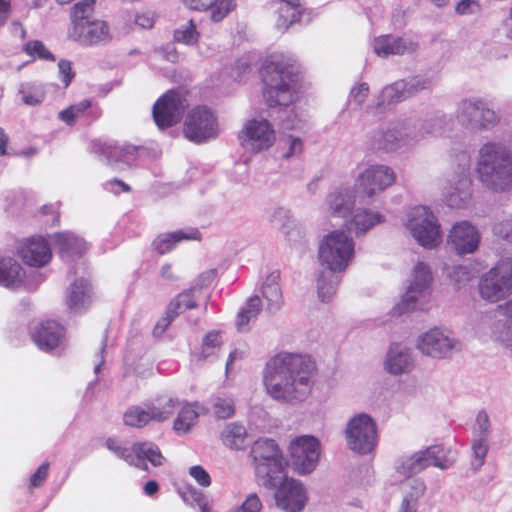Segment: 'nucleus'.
I'll return each instance as SVG.
<instances>
[{
  "label": "nucleus",
  "instance_id": "1",
  "mask_svg": "<svg viewBox=\"0 0 512 512\" xmlns=\"http://www.w3.org/2000/svg\"><path fill=\"white\" fill-rule=\"evenodd\" d=\"M315 362L310 356L278 353L266 364L263 381L267 393L274 399L303 400L311 391Z\"/></svg>",
  "mask_w": 512,
  "mask_h": 512
},
{
  "label": "nucleus",
  "instance_id": "2",
  "mask_svg": "<svg viewBox=\"0 0 512 512\" xmlns=\"http://www.w3.org/2000/svg\"><path fill=\"white\" fill-rule=\"evenodd\" d=\"M260 77L266 104L270 107L288 106L297 99L303 70L295 58L276 53L264 59Z\"/></svg>",
  "mask_w": 512,
  "mask_h": 512
},
{
  "label": "nucleus",
  "instance_id": "3",
  "mask_svg": "<svg viewBox=\"0 0 512 512\" xmlns=\"http://www.w3.org/2000/svg\"><path fill=\"white\" fill-rule=\"evenodd\" d=\"M96 0H81L71 8L70 37L82 46L104 45L112 39L109 24L96 16Z\"/></svg>",
  "mask_w": 512,
  "mask_h": 512
},
{
  "label": "nucleus",
  "instance_id": "4",
  "mask_svg": "<svg viewBox=\"0 0 512 512\" xmlns=\"http://www.w3.org/2000/svg\"><path fill=\"white\" fill-rule=\"evenodd\" d=\"M477 172L487 187L504 190L512 185V155L500 144L487 143L480 149Z\"/></svg>",
  "mask_w": 512,
  "mask_h": 512
},
{
  "label": "nucleus",
  "instance_id": "5",
  "mask_svg": "<svg viewBox=\"0 0 512 512\" xmlns=\"http://www.w3.org/2000/svg\"><path fill=\"white\" fill-rule=\"evenodd\" d=\"M354 196L347 189L330 193L327 197L329 212L332 217L342 218L347 229H354L356 234H362L382 221L378 213L366 209L353 213Z\"/></svg>",
  "mask_w": 512,
  "mask_h": 512
},
{
  "label": "nucleus",
  "instance_id": "6",
  "mask_svg": "<svg viewBox=\"0 0 512 512\" xmlns=\"http://www.w3.org/2000/svg\"><path fill=\"white\" fill-rule=\"evenodd\" d=\"M355 254V243L344 231L335 230L321 241L318 258L331 272H343Z\"/></svg>",
  "mask_w": 512,
  "mask_h": 512
},
{
  "label": "nucleus",
  "instance_id": "7",
  "mask_svg": "<svg viewBox=\"0 0 512 512\" xmlns=\"http://www.w3.org/2000/svg\"><path fill=\"white\" fill-rule=\"evenodd\" d=\"M480 297L491 303L506 299L512 294V259L497 262L480 279Z\"/></svg>",
  "mask_w": 512,
  "mask_h": 512
},
{
  "label": "nucleus",
  "instance_id": "8",
  "mask_svg": "<svg viewBox=\"0 0 512 512\" xmlns=\"http://www.w3.org/2000/svg\"><path fill=\"white\" fill-rule=\"evenodd\" d=\"M188 94V91L181 88L170 89L156 100L152 116L159 129H168L181 122L189 107Z\"/></svg>",
  "mask_w": 512,
  "mask_h": 512
},
{
  "label": "nucleus",
  "instance_id": "9",
  "mask_svg": "<svg viewBox=\"0 0 512 512\" xmlns=\"http://www.w3.org/2000/svg\"><path fill=\"white\" fill-rule=\"evenodd\" d=\"M220 133L216 113L206 105L190 109L183 123V135L189 141L202 144L218 137Z\"/></svg>",
  "mask_w": 512,
  "mask_h": 512
},
{
  "label": "nucleus",
  "instance_id": "10",
  "mask_svg": "<svg viewBox=\"0 0 512 512\" xmlns=\"http://www.w3.org/2000/svg\"><path fill=\"white\" fill-rule=\"evenodd\" d=\"M432 273L428 265L418 262L413 269L410 284L397 305L398 314L409 310H424L426 304L430 302L432 283Z\"/></svg>",
  "mask_w": 512,
  "mask_h": 512
},
{
  "label": "nucleus",
  "instance_id": "11",
  "mask_svg": "<svg viewBox=\"0 0 512 512\" xmlns=\"http://www.w3.org/2000/svg\"><path fill=\"white\" fill-rule=\"evenodd\" d=\"M251 455L256 463V472L266 478L267 484L276 485L284 470L281 450L272 439H259L252 448Z\"/></svg>",
  "mask_w": 512,
  "mask_h": 512
},
{
  "label": "nucleus",
  "instance_id": "12",
  "mask_svg": "<svg viewBox=\"0 0 512 512\" xmlns=\"http://www.w3.org/2000/svg\"><path fill=\"white\" fill-rule=\"evenodd\" d=\"M345 437L352 451L359 454L370 453L378 443L377 424L368 414H357L347 423Z\"/></svg>",
  "mask_w": 512,
  "mask_h": 512
},
{
  "label": "nucleus",
  "instance_id": "13",
  "mask_svg": "<svg viewBox=\"0 0 512 512\" xmlns=\"http://www.w3.org/2000/svg\"><path fill=\"white\" fill-rule=\"evenodd\" d=\"M407 225L414 238L423 247L434 248L441 242L440 226L427 207L413 208Z\"/></svg>",
  "mask_w": 512,
  "mask_h": 512
},
{
  "label": "nucleus",
  "instance_id": "14",
  "mask_svg": "<svg viewBox=\"0 0 512 512\" xmlns=\"http://www.w3.org/2000/svg\"><path fill=\"white\" fill-rule=\"evenodd\" d=\"M241 146L253 152L269 149L276 140L273 125L264 118L247 120L238 133Z\"/></svg>",
  "mask_w": 512,
  "mask_h": 512
},
{
  "label": "nucleus",
  "instance_id": "15",
  "mask_svg": "<svg viewBox=\"0 0 512 512\" xmlns=\"http://www.w3.org/2000/svg\"><path fill=\"white\" fill-rule=\"evenodd\" d=\"M450 454L451 451L442 446H431L424 451L414 453L403 461L399 471L401 474L410 477L429 466L447 469L454 462V458Z\"/></svg>",
  "mask_w": 512,
  "mask_h": 512
},
{
  "label": "nucleus",
  "instance_id": "16",
  "mask_svg": "<svg viewBox=\"0 0 512 512\" xmlns=\"http://www.w3.org/2000/svg\"><path fill=\"white\" fill-rule=\"evenodd\" d=\"M291 465L299 474L312 472L320 457V443L313 436H300L294 439L290 446Z\"/></svg>",
  "mask_w": 512,
  "mask_h": 512
},
{
  "label": "nucleus",
  "instance_id": "17",
  "mask_svg": "<svg viewBox=\"0 0 512 512\" xmlns=\"http://www.w3.org/2000/svg\"><path fill=\"white\" fill-rule=\"evenodd\" d=\"M396 179L394 171L385 165H373L362 172L355 182L356 191L368 198L381 193Z\"/></svg>",
  "mask_w": 512,
  "mask_h": 512
},
{
  "label": "nucleus",
  "instance_id": "18",
  "mask_svg": "<svg viewBox=\"0 0 512 512\" xmlns=\"http://www.w3.org/2000/svg\"><path fill=\"white\" fill-rule=\"evenodd\" d=\"M66 328L55 320L39 322L31 332L34 344L44 352H51L62 348L66 341Z\"/></svg>",
  "mask_w": 512,
  "mask_h": 512
},
{
  "label": "nucleus",
  "instance_id": "19",
  "mask_svg": "<svg viewBox=\"0 0 512 512\" xmlns=\"http://www.w3.org/2000/svg\"><path fill=\"white\" fill-rule=\"evenodd\" d=\"M458 118L463 125L473 129L489 128L498 122L496 113L480 100L463 101Z\"/></svg>",
  "mask_w": 512,
  "mask_h": 512
},
{
  "label": "nucleus",
  "instance_id": "20",
  "mask_svg": "<svg viewBox=\"0 0 512 512\" xmlns=\"http://www.w3.org/2000/svg\"><path fill=\"white\" fill-rule=\"evenodd\" d=\"M276 504L286 512H300L306 505L307 495L303 485L285 477L275 494Z\"/></svg>",
  "mask_w": 512,
  "mask_h": 512
},
{
  "label": "nucleus",
  "instance_id": "21",
  "mask_svg": "<svg viewBox=\"0 0 512 512\" xmlns=\"http://www.w3.org/2000/svg\"><path fill=\"white\" fill-rule=\"evenodd\" d=\"M21 260L31 267H42L52 258V250L48 241L41 237H31L23 240L18 247Z\"/></svg>",
  "mask_w": 512,
  "mask_h": 512
},
{
  "label": "nucleus",
  "instance_id": "22",
  "mask_svg": "<svg viewBox=\"0 0 512 512\" xmlns=\"http://www.w3.org/2000/svg\"><path fill=\"white\" fill-rule=\"evenodd\" d=\"M479 233L467 221L456 223L449 234L448 242L458 254L473 253L479 244Z\"/></svg>",
  "mask_w": 512,
  "mask_h": 512
},
{
  "label": "nucleus",
  "instance_id": "23",
  "mask_svg": "<svg viewBox=\"0 0 512 512\" xmlns=\"http://www.w3.org/2000/svg\"><path fill=\"white\" fill-rule=\"evenodd\" d=\"M453 346L452 340L437 328L426 332L418 342L419 350L432 357L446 356Z\"/></svg>",
  "mask_w": 512,
  "mask_h": 512
},
{
  "label": "nucleus",
  "instance_id": "24",
  "mask_svg": "<svg viewBox=\"0 0 512 512\" xmlns=\"http://www.w3.org/2000/svg\"><path fill=\"white\" fill-rule=\"evenodd\" d=\"M417 43H407L404 39L394 38L390 35H382L374 40V51L378 56L402 55L417 49Z\"/></svg>",
  "mask_w": 512,
  "mask_h": 512
},
{
  "label": "nucleus",
  "instance_id": "25",
  "mask_svg": "<svg viewBox=\"0 0 512 512\" xmlns=\"http://www.w3.org/2000/svg\"><path fill=\"white\" fill-rule=\"evenodd\" d=\"M201 234L197 228H191L188 232L179 230L172 233H163L158 235L152 242L153 249L159 254L164 255L172 251L177 243L182 240H200Z\"/></svg>",
  "mask_w": 512,
  "mask_h": 512
},
{
  "label": "nucleus",
  "instance_id": "26",
  "mask_svg": "<svg viewBox=\"0 0 512 512\" xmlns=\"http://www.w3.org/2000/svg\"><path fill=\"white\" fill-rule=\"evenodd\" d=\"M304 8L300 0H280L277 7L275 23L279 29L285 30L291 24L298 22Z\"/></svg>",
  "mask_w": 512,
  "mask_h": 512
},
{
  "label": "nucleus",
  "instance_id": "27",
  "mask_svg": "<svg viewBox=\"0 0 512 512\" xmlns=\"http://www.w3.org/2000/svg\"><path fill=\"white\" fill-rule=\"evenodd\" d=\"M132 451L134 452L135 463L140 466L146 465L145 460L149 461L154 467L162 466L165 462V457L162 454L159 446L151 441H138L132 444Z\"/></svg>",
  "mask_w": 512,
  "mask_h": 512
},
{
  "label": "nucleus",
  "instance_id": "28",
  "mask_svg": "<svg viewBox=\"0 0 512 512\" xmlns=\"http://www.w3.org/2000/svg\"><path fill=\"white\" fill-rule=\"evenodd\" d=\"M385 366L389 373L401 374L410 369L411 357L407 350L402 349L398 344H393L389 349Z\"/></svg>",
  "mask_w": 512,
  "mask_h": 512
},
{
  "label": "nucleus",
  "instance_id": "29",
  "mask_svg": "<svg viewBox=\"0 0 512 512\" xmlns=\"http://www.w3.org/2000/svg\"><path fill=\"white\" fill-rule=\"evenodd\" d=\"M180 405L177 398L170 396H160L155 402L148 404L152 420L155 422H164L169 419Z\"/></svg>",
  "mask_w": 512,
  "mask_h": 512
},
{
  "label": "nucleus",
  "instance_id": "30",
  "mask_svg": "<svg viewBox=\"0 0 512 512\" xmlns=\"http://www.w3.org/2000/svg\"><path fill=\"white\" fill-rule=\"evenodd\" d=\"M246 428L237 422L227 424L221 432L223 444L231 449H242L246 445Z\"/></svg>",
  "mask_w": 512,
  "mask_h": 512
},
{
  "label": "nucleus",
  "instance_id": "31",
  "mask_svg": "<svg viewBox=\"0 0 512 512\" xmlns=\"http://www.w3.org/2000/svg\"><path fill=\"white\" fill-rule=\"evenodd\" d=\"M198 417L196 404L185 402L174 420L173 428L178 434H186L197 423Z\"/></svg>",
  "mask_w": 512,
  "mask_h": 512
},
{
  "label": "nucleus",
  "instance_id": "32",
  "mask_svg": "<svg viewBox=\"0 0 512 512\" xmlns=\"http://www.w3.org/2000/svg\"><path fill=\"white\" fill-rule=\"evenodd\" d=\"M89 298V283L84 278L75 280L69 289L67 305L70 309H79L85 306Z\"/></svg>",
  "mask_w": 512,
  "mask_h": 512
},
{
  "label": "nucleus",
  "instance_id": "33",
  "mask_svg": "<svg viewBox=\"0 0 512 512\" xmlns=\"http://www.w3.org/2000/svg\"><path fill=\"white\" fill-rule=\"evenodd\" d=\"M22 267L13 258H0V284L9 287L21 280Z\"/></svg>",
  "mask_w": 512,
  "mask_h": 512
},
{
  "label": "nucleus",
  "instance_id": "34",
  "mask_svg": "<svg viewBox=\"0 0 512 512\" xmlns=\"http://www.w3.org/2000/svg\"><path fill=\"white\" fill-rule=\"evenodd\" d=\"M123 422L126 426L143 428L153 422L149 408L134 405L129 407L123 414Z\"/></svg>",
  "mask_w": 512,
  "mask_h": 512
},
{
  "label": "nucleus",
  "instance_id": "35",
  "mask_svg": "<svg viewBox=\"0 0 512 512\" xmlns=\"http://www.w3.org/2000/svg\"><path fill=\"white\" fill-rule=\"evenodd\" d=\"M54 244L56 249L60 253H66L69 255H81L82 254V241L69 233H56L54 235Z\"/></svg>",
  "mask_w": 512,
  "mask_h": 512
},
{
  "label": "nucleus",
  "instance_id": "36",
  "mask_svg": "<svg viewBox=\"0 0 512 512\" xmlns=\"http://www.w3.org/2000/svg\"><path fill=\"white\" fill-rule=\"evenodd\" d=\"M197 303L193 296L192 289L183 291L174 297L168 304L166 310L175 318L186 310L194 309Z\"/></svg>",
  "mask_w": 512,
  "mask_h": 512
},
{
  "label": "nucleus",
  "instance_id": "37",
  "mask_svg": "<svg viewBox=\"0 0 512 512\" xmlns=\"http://www.w3.org/2000/svg\"><path fill=\"white\" fill-rule=\"evenodd\" d=\"M105 445L108 450L113 452L118 458L124 460L129 465H134L140 469L147 470V465L143 467L139 464L135 463L134 452L132 451V446L130 448L124 447L121 443L115 438H108L105 442Z\"/></svg>",
  "mask_w": 512,
  "mask_h": 512
},
{
  "label": "nucleus",
  "instance_id": "38",
  "mask_svg": "<svg viewBox=\"0 0 512 512\" xmlns=\"http://www.w3.org/2000/svg\"><path fill=\"white\" fill-rule=\"evenodd\" d=\"M261 310V299L258 296L251 297L237 316V325L239 329L246 326L251 319L257 317Z\"/></svg>",
  "mask_w": 512,
  "mask_h": 512
},
{
  "label": "nucleus",
  "instance_id": "39",
  "mask_svg": "<svg viewBox=\"0 0 512 512\" xmlns=\"http://www.w3.org/2000/svg\"><path fill=\"white\" fill-rule=\"evenodd\" d=\"M92 103L88 99H84L76 104L70 105L68 108L59 113V119L68 125H73L79 117H81Z\"/></svg>",
  "mask_w": 512,
  "mask_h": 512
},
{
  "label": "nucleus",
  "instance_id": "40",
  "mask_svg": "<svg viewBox=\"0 0 512 512\" xmlns=\"http://www.w3.org/2000/svg\"><path fill=\"white\" fill-rule=\"evenodd\" d=\"M23 51L33 57L45 61L54 62L55 56L48 50L45 44L40 40L28 41L23 46Z\"/></svg>",
  "mask_w": 512,
  "mask_h": 512
},
{
  "label": "nucleus",
  "instance_id": "41",
  "mask_svg": "<svg viewBox=\"0 0 512 512\" xmlns=\"http://www.w3.org/2000/svg\"><path fill=\"white\" fill-rule=\"evenodd\" d=\"M222 345L221 335L217 331L208 332L202 341L201 359H207L208 357L216 354Z\"/></svg>",
  "mask_w": 512,
  "mask_h": 512
},
{
  "label": "nucleus",
  "instance_id": "42",
  "mask_svg": "<svg viewBox=\"0 0 512 512\" xmlns=\"http://www.w3.org/2000/svg\"><path fill=\"white\" fill-rule=\"evenodd\" d=\"M174 40L178 43L186 45H193L198 42L199 33L192 19L189 20L186 26L176 29L174 31Z\"/></svg>",
  "mask_w": 512,
  "mask_h": 512
},
{
  "label": "nucleus",
  "instance_id": "43",
  "mask_svg": "<svg viewBox=\"0 0 512 512\" xmlns=\"http://www.w3.org/2000/svg\"><path fill=\"white\" fill-rule=\"evenodd\" d=\"M462 162L458 180L460 187H456V189L460 192V200L464 201L470 197L469 188L471 185V180L469 178V158L467 155L462 154Z\"/></svg>",
  "mask_w": 512,
  "mask_h": 512
},
{
  "label": "nucleus",
  "instance_id": "44",
  "mask_svg": "<svg viewBox=\"0 0 512 512\" xmlns=\"http://www.w3.org/2000/svg\"><path fill=\"white\" fill-rule=\"evenodd\" d=\"M235 0H218L213 2L211 8V20L213 22L222 21L228 14L236 9Z\"/></svg>",
  "mask_w": 512,
  "mask_h": 512
},
{
  "label": "nucleus",
  "instance_id": "45",
  "mask_svg": "<svg viewBox=\"0 0 512 512\" xmlns=\"http://www.w3.org/2000/svg\"><path fill=\"white\" fill-rule=\"evenodd\" d=\"M213 413L218 419H227L234 415L235 406L230 398L217 397L212 405Z\"/></svg>",
  "mask_w": 512,
  "mask_h": 512
},
{
  "label": "nucleus",
  "instance_id": "46",
  "mask_svg": "<svg viewBox=\"0 0 512 512\" xmlns=\"http://www.w3.org/2000/svg\"><path fill=\"white\" fill-rule=\"evenodd\" d=\"M19 93L22 95V100L27 105H37L43 102L45 92L42 89H32L31 87L22 85Z\"/></svg>",
  "mask_w": 512,
  "mask_h": 512
},
{
  "label": "nucleus",
  "instance_id": "47",
  "mask_svg": "<svg viewBox=\"0 0 512 512\" xmlns=\"http://www.w3.org/2000/svg\"><path fill=\"white\" fill-rule=\"evenodd\" d=\"M404 488L406 492L405 499L409 501L419 499L426 489L424 482L419 479H408L404 483Z\"/></svg>",
  "mask_w": 512,
  "mask_h": 512
},
{
  "label": "nucleus",
  "instance_id": "48",
  "mask_svg": "<svg viewBox=\"0 0 512 512\" xmlns=\"http://www.w3.org/2000/svg\"><path fill=\"white\" fill-rule=\"evenodd\" d=\"M336 291V285L331 280H326L322 273L318 279V296L322 302H329Z\"/></svg>",
  "mask_w": 512,
  "mask_h": 512
},
{
  "label": "nucleus",
  "instance_id": "49",
  "mask_svg": "<svg viewBox=\"0 0 512 512\" xmlns=\"http://www.w3.org/2000/svg\"><path fill=\"white\" fill-rule=\"evenodd\" d=\"M49 466V463L45 462L31 475L29 480L31 489L43 486L49 474Z\"/></svg>",
  "mask_w": 512,
  "mask_h": 512
},
{
  "label": "nucleus",
  "instance_id": "50",
  "mask_svg": "<svg viewBox=\"0 0 512 512\" xmlns=\"http://www.w3.org/2000/svg\"><path fill=\"white\" fill-rule=\"evenodd\" d=\"M472 451L475 457L476 466H482L488 452L487 440L485 438L475 440L472 444Z\"/></svg>",
  "mask_w": 512,
  "mask_h": 512
},
{
  "label": "nucleus",
  "instance_id": "51",
  "mask_svg": "<svg viewBox=\"0 0 512 512\" xmlns=\"http://www.w3.org/2000/svg\"><path fill=\"white\" fill-rule=\"evenodd\" d=\"M262 509V503L256 493H252L247 496L246 500L242 505L230 512H260Z\"/></svg>",
  "mask_w": 512,
  "mask_h": 512
},
{
  "label": "nucleus",
  "instance_id": "52",
  "mask_svg": "<svg viewBox=\"0 0 512 512\" xmlns=\"http://www.w3.org/2000/svg\"><path fill=\"white\" fill-rule=\"evenodd\" d=\"M59 74L64 88H67L75 77L72 63L69 60L61 59L58 62Z\"/></svg>",
  "mask_w": 512,
  "mask_h": 512
},
{
  "label": "nucleus",
  "instance_id": "53",
  "mask_svg": "<svg viewBox=\"0 0 512 512\" xmlns=\"http://www.w3.org/2000/svg\"><path fill=\"white\" fill-rule=\"evenodd\" d=\"M189 474L200 486H210L211 477L209 473L201 465H194L190 467Z\"/></svg>",
  "mask_w": 512,
  "mask_h": 512
},
{
  "label": "nucleus",
  "instance_id": "54",
  "mask_svg": "<svg viewBox=\"0 0 512 512\" xmlns=\"http://www.w3.org/2000/svg\"><path fill=\"white\" fill-rule=\"evenodd\" d=\"M262 293L269 302L277 303L281 298V290L277 283L265 284Z\"/></svg>",
  "mask_w": 512,
  "mask_h": 512
},
{
  "label": "nucleus",
  "instance_id": "55",
  "mask_svg": "<svg viewBox=\"0 0 512 512\" xmlns=\"http://www.w3.org/2000/svg\"><path fill=\"white\" fill-rule=\"evenodd\" d=\"M450 277L456 282H469L472 278L471 271L464 266H455L450 273Z\"/></svg>",
  "mask_w": 512,
  "mask_h": 512
},
{
  "label": "nucleus",
  "instance_id": "56",
  "mask_svg": "<svg viewBox=\"0 0 512 512\" xmlns=\"http://www.w3.org/2000/svg\"><path fill=\"white\" fill-rule=\"evenodd\" d=\"M493 232L504 239L509 238L512 234V219L495 224Z\"/></svg>",
  "mask_w": 512,
  "mask_h": 512
},
{
  "label": "nucleus",
  "instance_id": "57",
  "mask_svg": "<svg viewBox=\"0 0 512 512\" xmlns=\"http://www.w3.org/2000/svg\"><path fill=\"white\" fill-rule=\"evenodd\" d=\"M175 319L174 316H172L167 310L165 311V315L158 320L156 323L153 333L154 335H161L163 334L166 329L171 325L172 321Z\"/></svg>",
  "mask_w": 512,
  "mask_h": 512
},
{
  "label": "nucleus",
  "instance_id": "58",
  "mask_svg": "<svg viewBox=\"0 0 512 512\" xmlns=\"http://www.w3.org/2000/svg\"><path fill=\"white\" fill-rule=\"evenodd\" d=\"M369 94V86L367 83H360L352 89V96L354 101L362 104Z\"/></svg>",
  "mask_w": 512,
  "mask_h": 512
},
{
  "label": "nucleus",
  "instance_id": "59",
  "mask_svg": "<svg viewBox=\"0 0 512 512\" xmlns=\"http://www.w3.org/2000/svg\"><path fill=\"white\" fill-rule=\"evenodd\" d=\"M135 23L145 29L152 28L154 25V16L151 12H142L136 15Z\"/></svg>",
  "mask_w": 512,
  "mask_h": 512
},
{
  "label": "nucleus",
  "instance_id": "60",
  "mask_svg": "<svg viewBox=\"0 0 512 512\" xmlns=\"http://www.w3.org/2000/svg\"><path fill=\"white\" fill-rule=\"evenodd\" d=\"M215 0H183L185 6L192 10H204L209 8Z\"/></svg>",
  "mask_w": 512,
  "mask_h": 512
},
{
  "label": "nucleus",
  "instance_id": "61",
  "mask_svg": "<svg viewBox=\"0 0 512 512\" xmlns=\"http://www.w3.org/2000/svg\"><path fill=\"white\" fill-rule=\"evenodd\" d=\"M478 4L473 0H462L456 6V12L458 14H468L472 12L473 7H477Z\"/></svg>",
  "mask_w": 512,
  "mask_h": 512
},
{
  "label": "nucleus",
  "instance_id": "62",
  "mask_svg": "<svg viewBox=\"0 0 512 512\" xmlns=\"http://www.w3.org/2000/svg\"><path fill=\"white\" fill-rule=\"evenodd\" d=\"M303 150V143L300 138H292L289 151L284 155L288 158L297 154H300Z\"/></svg>",
  "mask_w": 512,
  "mask_h": 512
},
{
  "label": "nucleus",
  "instance_id": "63",
  "mask_svg": "<svg viewBox=\"0 0 512 512\" xmlns=\"http://www.w3.org/2000/svg\"><path fill=\"white\" fill-rule=\"evenodd\" d=\"M11 7V0H0V25H3L8 18Z\"/></svg>",
  "mask_w": 512,
  "mask_h": 512
},
{
  "label": "nucleus",
  "instance_id": "64",
  "mask_svg": "<svg viewBox=\"0 0 512 512\" xmlns=\"http://www.w3.org/2000/svg\"><path fill=\"white\" fill-rule=\"evenodd\" d=\"M476 423L481 431H487L489 426V419L487 413L484 411L479 412L476 418Z\"/></svg>",
  "mask_w": 512,
  "mask_h": 512
}]
</instances>
